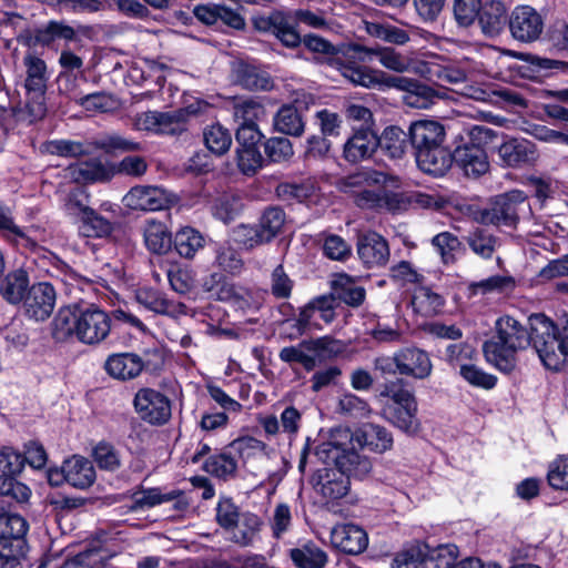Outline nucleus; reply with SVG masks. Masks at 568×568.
<instances>
[{"label":"nucleus","mask_w":568,"mask_h":568,"mask_svg":"<svg viewBox=\"0 0 568 568\" xmlns=\"http://www.w3.org/2000/svg\"><path fill=\"white\" fill-rule=\"evenodd\" d=\"M412 305L416 313L429 317L440 312L444 306L442 295L433 292L427 286H419L415 290L412 297Z\"/></svg>","instance_id":"obj_46"},{"label":"nucleus","mask_w":568,"mask_h":568,"mask_svg":"<svg viewBox=\"0 0 568 568\" xmlns=\"http://www.w3.org/2000/svg\"><path fill=\"white\" fill-rule=\"evenodd\" d=\"M232 75L234 82L245 90L268 91L273 88V81L266 72L243 60L233 63Z\"/></svg>","instance_id":"obj_26"},{"label":"nucleus","mask_w":568,"mask_h":568,"mask_svg":"<svg viewBox=\"0 0 568 568\" xmlns=\"http://www.w3.org/2000/svg\"><path fill=\"white\" fill-rule=\"evenodd\" d=\"M379 397L388 398L381 409V416L407 435H415L420 429L417 418L418 405L414 393L407 388L403 378L383 385Z\"/></svg>","instance_id":"obj_4"},{"label":"nucleus","mask_w":568,"mask_h":568,"mask_svg":"<svg viewBox=\"0 0 568 568\" xmlns=\"http://www.w3.org/2000/svg\"><path fill=\"white\" fill-rule=\"evenodd\" d=\"M55 300L54 287L48 282H40L29 287L23 307L30 318L45 321L53 312Z\"/></svg>","instance_id":"obj_17"},{"label":"nucleus","mask_w":568,"mask_h":568,"mask_svg":"<svg viewBox=\"0 0 568 568\" xmlns=\"http://www.w3.org/2000/svg\"><path fill=\"white\" fill-rule=\"evenodd\" d=\"M28 527V523L22 516L0 505V545H6L18 554H27Z\"/></svg>","instance_id":"obj_15"},{"label":"nucleus","mask_w":568,"mask_h":568,"mask_svg":"<svg viewBox=\"0 0 568 568\" xmlns=\"http://www.w3.org/2000/svg\"><path fill=\"white\" fill-rule=\"evenodd\" d=\"M80 230L87 237H102L112 231V224L92 209H83Z\"/></svg>","instance_id":"obj_55"},{"label":"nucleus","mask_w":568,"mask_h":568,"mask_svg":"<svg viewBox=\"0 0 568 568\" xmlns=\"http://www.w3.org/2000/svg\"><path fill=\"white\" fill-rule=\"evenodd\" d=\"M192 113L189 108L166 112L146 111L136 116V125L140 130L179 135L186 131V124Z\"/></svg>","instance_id":"obj_10"},{"label":"nucleus","mask_w":568,"mask_h":568,"mask_svg":"<svg viewBox=\"0 0 568 568\" xmlns=\"http://www.w3.org/2000/svg\"><path fill=\"white\" fill-rule=\"evenodd\" d=\"M290 558L298 568H324L327 564L326 552L313 542L291 549Z\"/></svg>","instance_id":"obj_45"},{"label":"nucleus","mask_w":568,"mask_h":568,"mask_svg":"<svg viewBox=\"0 0 568 568\" xmlns=\"http://www.w3.org/2000/svg\"><path fill=\"white\" fill-rule=\"evenodd\" d=\"M65 473L67 483L79 489L90 487L95 480L93 464L82 456L75 455L65 460Z\"/></svg>","instance_id":"obj_35"},{"label":"nucleus","mask_w":568,"mask_h":568,"mask_svg":"<svg viewBox=\"0 0 568 568\" xmlns=\"http://www.w3.org/2000/svg\"><path fill=\"white\" fill-rule=\"evenodd\" d=\"M136 301L145 308L161 315L178 317L186 314V306L168 300L164 294L154 290H140L136 293Z\"/></svg>","instance_id":"obj_31"},{"label":"nucleus","mask_w":568,"mask_h":568,"mask_svg":"<svg viewBox=\"0 0 568 568\" xmlns=\"http://www.w3.org/2000/svg\"><path fill=\"white\" fill-rule=\"evenodd\" d=\"M337 307L338 303L331 290L327 294L314 297L300 310L296 318V326L300 331H305L311 325V321L315 312L320 313L321 318L325 323H332L336 317L335 310Z\"/></svg>","instance_id":"obj_24"},{"label":"nucleus","mask_w":568,"mask_h":568,"mask_svg":"<svg viewBox=\"0 0 568 568\" xmlns=\"http://www.w3.org/2000/svg\"><path fill=\"white\" fill-rule=\"evenodd\" d=\"M303 346L311 353V357L317 364L339 356L345 351V345L342 341L331 336H323L310 341H303Z\"/></svg>","instance_id":"obj_41"},{"label":"nucleus","mask_w":568,"mask_h":568,"mask_svg":"<svg viewBox=\"0 0 568 568\" xmlns=\"http://www.w3.org/2000/svg\"><path fill=\"white\" fill-rule=\"evenodd\" d=\"M378 148L390 159H402L410 146L409 131L399 126H388L381 136L377 135Z\"/></svg>","instance_id":"obj_38"},{"label":"nucleus","mask_w":568,"mask_h":568,"mask_svg":"<svg viewBox=\"0 0 568 568\" xmlns=\"http://www.w3.org/2000/svg\"><path fill=\"white\" fill-rule=\"evenodd\" d=\"M254 29L262 33L273 34L282 45L296 49L302 43L314 53L328 57V63L342 77L354 85L372 83L368 67L361 65L369 50L361 44L334 45L329 41L315 34L302 37L297 31L292 17L283 11L274 10L268 14H257L252 18Z\"/></svg>","instance_id":"obj_1"},{"label":"nucleus","mask_w":568,"mask_h":568,"mask_svg":"<svg viewBox=\"0 0 568 568\" xmlns=\"http://www.w3.org/2000/svg\"><path fill=\"white\" fill-rule=\"evenodd\" d=\"M273 125L275 131L291 136H301L305 131L303 114L295 104L282 105L273 118Z\"/></svg>","instance_id":"obj_37"},{"label":"nucleus","mask_w":568,"mask_h":568,"mask_svg":"<svg viewBox=\"0 0 568 568\" xmlns=\"http://www.w3.org/2000/svg\"><path fill=\"white\" fill-rule=\"evenodd\" d=\"M133 405L139 417L150 425H164L172 415L171 402L168 396L153 388L139 389Z\"/></svg>","instance_id":"obj_11"},{"label":"nucleus","mask_w":568,"mask_h":568,"mask_svg":"<svg viewBox=\"0 0 568 568\" xmlns=\"http://www.w3.org/2000/svg\"><path fill=\"white\" fill-rule=\"evenodd\" d=\"M92 32V27L80 24L73 28L63 20H50L47 23L36 28L32 33L34 45L51 48L57 40H62L65 45L75 42L78 36L88 37Z\"/></svg>","instance_id":"obj_12"},{"label":"nucleus","mask_w":568,"mask_h":568,"mask_svg":"<svg viewBox=\"0 0 568 568\" xmlns=\"http://www.w3.org/2000/svg\"><path fill=\"white\" fill-rule=\"evenodd\" d=\"M416 158L418 168L430 175L443 176L454 164V152L450 153L444 145L428 151H422Z\"/></svg>","instance_id":"obj_30"},{"label":"nucleus","mask_w":568,"mask_h":568,"mask_svg":"<svg viewBox=\"0 0 568 568\" xmlns=\"http://www.w3.org/2000/svg\"><path fill=\"white\" fill-rule=\"evenodd\" d=\"M314 481L315 486L320 487L323 498L327 500L341 499L349 491L351 480L336 468L318 470Z\"/></svg>","instance_id":"obj_27"},{"label":"nucleus","mask_w":568,"mask_h":568,"mask_svg":"<svg viewBox=\"0 0 568 568\" xmlns=\"http://www.w3.org/2000/svg\"><path fill=\"white\" fill-rule=\"evenodd\" d=\"M356 250L359 260L367 268L384 267L390 257L387 240L375 231L359 233Z\"/></svg>","instance_id":"obj_13"},{"label":"nucleus","mask_w":568,"mask_h":568,"mask_svg":"<svg viewBox=\"0 0 568 568\" xmlns=\"http://www.w3.org/2000/svg\"><path fill=\"white\" fill-rule=\"evenodd\" d=\"M459 373L465 381L475 387L493 389L497 384L495 375L488 374L473 364L460 365Z\"/></svg>","instance_id":"obj_63"},{"label":"nucleus","mask_w":568,"mask_h":568,"mask_svg":"<svg viewBox=\"0 0 568 568\" xmlns=\"http://www.w3.org/2000/svg\"><path fill=\"white\" fill-rule=\"evenodd\" d=\"M443 62V57H432L428 60L419 61L415 70L430 81L457 84L466 80L467 75L464 70Z\"/></svg>","instance_id":"obj_23"},{"label":"nucleus","mask_w":568,"mask_h":568,"mask_svg":"<svg viewBox=\"0 0 568 568\" xmlns=\"http://www.w3.org/2000/svg\"><path fill=\"white\" fill-rule=\"evenodd\" d=\"M432 244L437 248L445 264L453 263L456 252L462 248L459 239L449 232H443L433 237Z\"/></svg>","instance_id":"obj_62"},{"label":"nucleus","mask_w":568,"mask_h":568,"mask_svg":"<svg viewBox=\"0 0 568 568\" xmlns=\"http://www.w3.org/2000/svg\"><path fill=\"white\" fill-rule=\"evenodd\" d=\"M172 244L180 256L193 258L195 253L203 247L204 237L193 227H183L176 232Z\"/></svg>","instance_id":"obj_51"},{"label":"nucleus","mask_w":568,"mask_h":568,"mask_svg":"<svg viewBox=\"0 0 568 568\" xmlns=\"http://www.w3.org/2000/svg\"><path fill=\"white\" fill-rule=\"evenodd\" d=\"M530 210L523 191L513 190L495 197L489 207L477 210L474 220L483 225L516 229L520 214Z\"/></svg>","instance_id":"obj_7"},{"label":"nucleus","mask_w":568,"mask_h":568,"mask_svg":"<svg viewBox=\"0 0 568 568\" xmlns=\"http://www.w3.org/2000/svg\"><path fill=\"white\" fill-rule=\"evenodd\" d=\"M31 489L19 481L16 476L0 475V505L8 504V507L28 503Z\"/></svg>","instance_id":"obj_44"},{"label":"nucleus","mask_w":568,"mask_h":568,"mask_svg":"<svg viewBox=\"0 0 568 568\" xmlns=\"http://www.w3.org/2000/svg\"><path fill=\"white\" fill-rule=\"evenodd\" d=\"M495 335L483 344L486 361L510 374L517 366V353L529 346L528 329L509 315L497 318Z\"/></svg>","instance_id":"obj_3"},{"label":"nucleus","mask_w":568,"mask_h":568,"mask_svg":"<svg viewBox=\"0 0 568 568\" xmlns=\"http://www.w3.org/2000/svg\"><path fill=\"white\" fill-rule=\"evenodd\" d=\"M333 437H341L349 443L355 442L361 447H366L377 454L390 450L394 444L392 433L386 427L375 423H365L354 433L348 429L336 428L333 430Z\"/></svg>","instance_id":"obj_9"},{"label":"nucleus","mask_w":568,"mask_h":568,"mask_svg":"<svg viewBox=\"0 0 568 568\" xmlns=\"http://www.w3.org/2000/svg\"><path fill=\"white\" fill-rule=\"evenodd\" d=\"M203 140L206 148L216 155L225 154L232 145V135L221 124H212L203 132Z\"/></svg>","instance_id":"obj_54"},{"label":"nucleus","mask_w":568,"mask_h":568,"mask_svg":"<svg viewBox=\"0 0 568 568\" xmlns=\"http://www.w3.org/2000/svg\"><path fill=\"white\" fill-rule=\"evenodd\" d=\"M332 545L347 555H359L368 545L366 531L353 524L338 525L331 532Z\"/></svg>","instance_id":"obj_22"},{"label":"nucleus","mask_w":568,"mask_h":568,"mask_svg":"<svg viewBox=\"0 0 568 568\" xmlns=\"http://www.w3.org/2000/svg\"><path fill=\"white\" fill-rule=\"evenodd\" d=\"M111 556L102 547H90L68 558L60 568H103Z\"/></svg>","instance_id":"obj_50"},{"label":"nucleus","mask_w":568,"mask_h":568,"mask_svg":"<svg viewBox=\"0 0 568 568\" xmlns=\"http://www.w3.org/2000/svg\"><path fill=\"white\" fill-rule=\"evenodd\" d=\"M409 142L415 156L422 151H428L443 145L445 140V129L437 121L422 120L413 122L409 125Z\"/></svg>","instance_id":"obj_19"},{"label":"nucleus","mask_w":568,"mask_h":568,"mask_svg":"<svg viewBox=\"0 0 568 568\" xmlns=\"http://www.w3.org/2000/svg\"><path fill=\"white\" fill-rule=\"evenodd\" d=\"M93 145L106 154L138 152L143 149L140 142L115 132L101 135L93 142Z\"/></svg>","instance_id":"obj_47"},{"label":"nucleus","mask_w":568,"mask_h":568,"mask_svg":"<svg viewBox=\"0 0 568 568\" xmlns=\"http://www.w3.org/2000/svg\"><path fill=\"white\" fill-rule=\"evenodd\" d=\"M464 240L471 252L484 260H490L500 245L499 237L483 226L474 227Z\"/></svg>","instance_id":"obj_34"},{"label":"nucleus","mask_w":568,"mask_h":568,"mask_svg":"<svg viewBox=\"0 0 568 568\" xmlns=\"http://www.w3.org/2000/svg\"><path fill=\"white\" fill-rule=\"evenodd\" d=\"M92 456L99 468L115 471L121 466L119 450L109 442L101 440L93 448Z\"/></svg>","instance_id":"obj_58"},{"label":"nucleus","mask_w":568,"mask_h":568,"mask_svg":"<svg viewBox=\"0 0 568 568\" xmlns=\"http://www.w3.org/2000/svg\"><path fill=\"white\" fill-rule=\"evenodd\" d=\"M243 209L244 203L240 195L223 194L212 205V214L217 220L230 223L242 213Z\"/></svg>","instance_id":"obj_53"},{"label":"nucleus","mask_w":568,"mask_h":568,"mask_svg":"<svg viewBox=\"0 0 568 568\" xmlns=\"http://www.w3.org/2000/svg\"><path fill=\"white\" fill-rule=\"evenodd\" d=\"M454 164L463 173L473 179L486 174L489 170V161L486 151L478 145L464 144L454 151Z\"/></svg>","instance_id":"obj_20"},{"label":"nucleus","mask_w":568,"mask_h":568,"mask_svg":"<svg viewBox=\"0 0 568 568\" xmlns=\"http://www.w3.org/2000/svg\"><path fill=\"white\" fill-rule=\"evenodd\" d=\"M425 544L412 545L400 550L392 562V568H424Z\"/></svg>","instance_id":"obj_61"},{"label":"nucleus","mask_w":568,"mask_h":568,"mask_svg":"<svg viewBox=\"0 0 568 568\" xmlns=\"http://www.w3.org/2000/svg\"><path fill=\"white\" fill-rule=\"evenodd\" d=\"M424 568H452L458 556L455 545H439L435 548L424 546Z\"/></svg>","instance_id":"obj_52"},{"label":"nucleus","mask_w":568,"mask_h":568,"mask_svg":"<svg viewBox=\"0 0 568 568\" xmlns=\"http://www.w3.org/2000/svg\"><path fill=\"white\" fill-rule=\"evenodd\" d=\"M509 30L514 39L530 43L540 37L544 21L535 9L527 6L518 7L510 16Z\"/></svg>","instance_id":"obj_16"},{"label":"nucleus","mask_w":568,"mask_h":568,"mask_svg":"<svg viewBox=\"0 0 568 568\" xmlns=\"http://www.w3.org/2000/svg\"><path fill=\"white\" fill-rule=\"evenodd\" d=\"M104 368L110 376L120 381H129L141 374L144 362L134 353H119L106 358Z\"/></svg>","instance_id":"obj_28"},{"label":"nucleus","mask_w":568,"mask_h":568,"mask_svg":"<svg viewBox=\"0 0 568 568\" xmlns=\"http://www.w3.org/2000/svg\"><path fill=\"white\" fill-rule=\"evenodd\" d=\"M232 114L239 125L257 124L265 119L266 109L257 98H235Z\"/></svg>","instance_id":"obj_40"},{"label":"nucleus","mask_w":568,"mask_h":568,"mask_svg":"<svg viewBox=\"0 0 568 568\" xmlns=\"http://www.w3.org/2000/svg\"><path fill=\"white\" fill-rule=\"evenodd\" d=\"M547 479L554 489L568 490V457L560 456L550 464Z\"/></svg>","instance_id":"obj_64"},{"label":"nucleus","mask_w":568,"mask_h":568,"mask_svg":"<svg viewBox=\"0 0 568 568\" xmlns=\"http://www.w3.org/2000/svg\"><path fill=\"white\" fill-rule=\"evenodd\" d=\"M343 438L333 437L321 443L315 448V456L325 465H334L337 470L348 477L363 479L372 470V463L366 456H362L353 447L347 448Z\"/></svg>","instance_id":"obj_6"},{"label":"nucleus","mask_w":568,"mask_h":568,"mask_svg":"<svg viewBox=\"0 0 568 568\" xmlns=\"http://www.w3.org/2000/svg\"><path fill=\"white\" fill-rule=\"evenodd\" d=\"M515 280L513 276L493 275L479 282L470 283L469 290L473 294L480 293L483 295L489 293H507L515 288Z\"/></svg>","instance_id":"obj_57"},{"label":"nucleus","mask_w":568,"mask_h":568,"mask_svg":"<svg viewBox=\"0 0 568 568\" xmlns=\"http://www.w3.org/2000/svg\"><path fill=\"white\" fill-rule=\"evenodd\" d=\"M71 179L79 184L105 182L112 178V172L100 159L72 164L68 168Z\"/></svg>","instance_id":"obj_32"},{"label":"nucleus","mask_w":568,"mask_h":568,"mask_svg":"<svg viewBox=\"0 0 568 568\" xmlns=\"http://www.w3.org/2000/svg\"><path fill=\"white\" fill-rule=\"evenodd\" d=\"M123 200L128 207L136 211H158L165 203L162 190L154 186H134Z\"/></svg>","instance_id":"obj_29"},{"label":"nucleus","mask_w":568,"mask_h":568,"mask_svg":"<svg viewBox=\"0 0 568 568\" xmlns=\"http://www.w3.org/2000/svg\"><path fill=\"white\" fill-rule=\"evenodd\" d=\"M285 222L286 214L282 207L267 206L263 210L257 224L266 242L270 243L283 232Z\"/></svg>","instance_id":"obj_49"},{"label":"nucleus","mask_w":568,"mask_h":568,"mask_svg":"<svg viewBox=\"0 0 568 568\" xmlns=\"http://www.w3.org/2000/svg\"><path fill=\"white\" fill-rule=\"evenodd\" d=\"M242 516V513H240L239 507L234 504L232 498L230 497H222L220 498L217 505H216V523L222 527L224 530H231L235 529V527L239 524V520Z\"/></svg>","instance_id":"obj_60"},{"label":"nucleus","mask_w":568,"mask_h":568,"mask_svg":"<svg viewBox=\"0 0 568 568\" xmlns=\"http://www.w3.org/2000/svg\"><path fill=\"white\" fill-rule=\"evenodd\" d=\"M111 317L95 304H70L57 313L52 334L63 341L70 336L87 345H99L111 332Z\"/></svg>","instance_id":"obj_2"},{"label":"nucleus","mask_w":568,"mask_h":568,"mask_svg":"<svg viewBox=\"0 0 568 568\" xmlns=\"http://www.w3.org/2000/svg\"><path fill=\"white\" fill-rule=\"evenodd\" d=\"M180 493L172 491L170 494L162 495L158 488L140 489L132 494L133 504L132 510H139L144 508H152L164 501H169L175 498Z\"/></svg>","instance_id":"obj_59"},{"label":"nucleus","mask_w":568,"mask_h":568,"mask_svg":"<svg viewBox=\"0 0 568 568\" xmlns=\"http://www.w3.org/2000/svg\"><path fill=\"white\" fill-rule=\"evenodd\" d=\"M400 375L426 379L432 375L433 363L428 353L416 346L398 349Z\"/></svg>","instance_id":"obj_21"},{"label":"nucleus","mask_w":568,"mask_h":568,"mask_svg":"<svg viewBox=\"0 0 568 568\" xmlns=\"http://www.w3.org/2000/svg\"><path fill=\"white\" fill-rule=\"evenodd\" d=\"M499 164L519 169L531 165L538 158L536 144L526 139L508 138L497 146Z\"/></svg>","instance_id":"obj_14"},{"label":"nucleus","mask_w":568,"mask_h":568,"mask_svg":"<svg viewBox=\"0 0 568 568\" xmlns=\"http://www.w3.org/2000/svg\"><path fill=\"white\" fill-rule=\"evenodd\" d=\"M143 236L146 248L154 254H166L172 247L171 233L162 222L148 221Z\"/></svg>","instance_id":"obj_43"},{"label":"nucleus","mask_w":568,"mask_h":568,"mask_svg":"<svg viewBox=\"0 0 568 568\" xmlns=\"http://www.w3.org/2000/svg\"><path fill=\"white\" fill-rule=\"evenodd\" d=\"M477 19L485 34L496 36L506 23V8L500 1H487L480 6Z\"/></svg>","instance_id":"obj_39"},{"label":"nucleus","mask_w":568,"mask_h":568,"mask_svg":"<svg viewBox=\"0 0 568 568\" xmlns=\"http://www.w3.org/2000/svg\"><path fill=\"white\" fill-rule=\"evenodd\" d=\"M29 290V276L23 270L9 273L0 283V294L10 304L24 301Z\"/></svg>","instance_id":"obj_42"},{"label":"nucleus","mask_w":568,"mask_h":568,"mask_svg":"<svg viewBox=\"0 0 568 568\" xmlns=\"http://www.w3.org/2000/svg\"><path fill=\"white\" fill-rule=\"evenodd\" d=\"M331 288L338 305L345 303L347 306L356 308L364 303L366 297L365 288L357 285L352 277L345 274L332 281Z\"/></svg>","instance_id":"obj_36"},{"label":"nucleus","mask_w":568,"mask_h":568,"mask_svg":"<svg viewBox=\"0 0 568 568\" xmlns=\"http://www.w3.org/2000/svg\"><path fill=\"white\" fill-rule=\"evenodd\" d=\"M528 323L529 346L534 347L545 367L557 371L561 365L557 353V324L542 313L531 314Z\"/></svg>","instance_id":"obj_8"},{"label":"nucleus","mask_w":568,"mask_h":568,"mask_svg":"<svg viewBox=\"0 0 568 568\" xmlns=\"http://www.w3.org/2000/svg\"><path fill=\"white\" fill-rule=\"evenodd\" d=\"M236 457L239 456L235 450L231 448L230 444L222 453L210 456L203 464V469L219 479L229 480L236 476Z\"/></svg>","instance_id":"obj_33"},{"label":"nucleus","mask_w":568,"mask_h":568,"mask_svg":"<svg viewBox=\"0 0 568 568\" xmlns=\"http://www.w3.org/2000/svg\"><path fill=\"white\" fill-rule=\"evenodd\" d=\"M353 134L343 146V158L349 163L369 159L378 149L377 134L373 128L354 126Z\"/></svg>","instance_id":"obj_18"},{"label":"nucleus","mask_w":568,"mask_h":568,"mask_svg":"<svg viewBox=\"0 0 568 568\" xmlns=\"http://www.w3.org/2000/svg\"><path fill=\"white\" fill-rule=\"evenodd\" d=\"M261 526L262 520L257 515L251 511L242 513L237 526L235 529H232L233 535L231 540L241 547L251 546L258 534Z\"/></svg>","instance_id":"obj_48"},{"label":"nucleus","mask_w":568,"mask_h":568,"mask_svg":"<svg viewBox=\"0 0 568 568\" xmlns=\"http://www.w3.org/2000/svg\"><path fill=\"white\" fill-rule=\"evenodd\" d=\"M368 74L372 78V83L362 84V87L368 89H399L404 92L402 98L403 102L410 108L428 109L436 102V100L445 97L444 91L436 90L415 79L402 75H388L383 71L373 70L371 68L368 70Z\"/></svg>","instance_id":"obj_5"},{"label":"nucleus","mask_w":568,"mask_h":568,"mask_svg":"<svg viewBox=\"0 0 568 568\" xmlns=\"http://www.w3.org/2000/svg\"><path fill=\"white\" fill-rule=\"evenodd\" d=\"M58 64L60 67V72L58 78L60 80L62 79H73V81L77 80L79 75L83 74V67L84 62L83 59L74 53L68 44L63 47V49L60 52Z\"/></svg>","instance_id":"obj_56"},{"label":"nucleus","mask_w":568,"mask_h":568,"mask_svg":"<svg viewBox=\"0 0 568 568\" xmlns=\"http://www.w3.org/2000/svg\"><path fill=\"white\" fill-rule=\"evenodd\" d=\"M26 68L24 88L34 98H43L48 89V65L47 62L34 53H27L23 57Z\"/></svg>","instance_id":"obj_25"}]
</instances>
